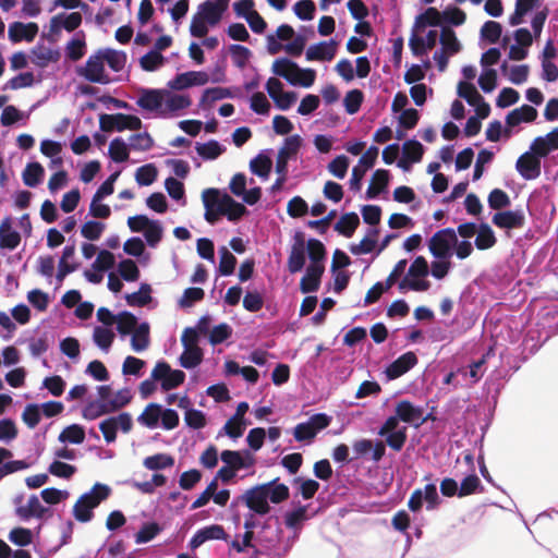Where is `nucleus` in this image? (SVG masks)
<instances>
[{
    "label": "nucleus",
    "instance_id": "412c9836",
    "mask_svg": "<svg viewBox=\"0 0 558 558\" xmlns=\"http://www.w3.org/2000/svg\"><path fill=\"white\" fill-rule=\"evenodd\" d=\"M15 513L22 521L26 522L32 518L44 519L47 514L50 515L51 511L40 504L37 495L33 494L26 505L15 508Z\"/></svg>",
    "mask_w": 558,
    "mask_h": 558
},
{
    "label": "nucleus",
    "instance_id": "a878e982",
    "mask_svg": "<svg viewBox=\"0 0 558 558\" xmlns=\"http://www.w3.org/2000/svg\"><path fill=\"white\" fill-rule=\"evenodd\" d=\"M325 266L308 265L300 281V291L304 294L316 292L320 286Z\"/></svg>",
    "mask_w": 558,
    "mask_h": 558
},
{
    "label": "nucleus",
    "instance_id": "4c0bfd02",
    "mask_svg": "<svg viewBox=\"0 0 558 558\" xmlns=\"http://www.w3.org/2000/svg\"><path fill=\"white\" fill-rule=\"evenodd\" d=\"M45 169L37 162H28L22 173L23 182L28 187H36L44 179Z\"/></svg>",
    "mask_w": 558,
    "mask_h": 558
},
{
    "label": "nucleus",
    "instance_id": "a19ab883",
    "mask_svg": "<svg viewBox=\"0 0 558 558\" xmlns=\"http://www.w3.org/2000/svg\"><path fill=\"white\" fill-rule=\"evenodd\" d=\"M272 161L270 157L260 151L250 161V170L253 174L266 180L268 179L271 170Z\"/></svg>",
    "mask_w": 558,
    "mask_h": 558
},
{
    "label": "nucleus",
    "instance_id": "e2e57ef3",
    "mask_svg": "<svg viewBox=\"0 0 558 558\" xmlns=\"http://www.w3.org/2000/svg\"><path fill=\"white\" fill-rule=\"evenodd\" d=\"M114 340V333L106 327L96 326L93 332L94 343L102 351L108 352Z\"/></svg>",
    "mask_w": 558,
    "mask_h": 558
},
{
    "label": "nucleus",
    "instance_id": "79ce46f5",
    "mask_svg": "<svg viewBox=\"0 0 558 558\" xmlns=\"http://www.w3.org/2000/svg\"><path fill=\"white\" fill-rule=\"evenodd\" d=\"M441 17V28L442 27H452L460 26L466 20V14L463 10L456 5H449L445 10L440 12Z\"/></svg>",
    "mask_w": 558,
    "mask_h": 558
},
{
    "label": "nucleus",
    "instance_id": "aec40b11",
    "mask_svg": "<svg viewBox=\"0 0 558 558\" xmlns=\"http://www.w3.org/2000/svg\"><path fill=\"white\" fill-rule=\"evenodd\" d=\"M220 459L225 464L234 468L235 471L248 469L254 465L255 457L247 450H222Z\"/></svg>",
    "mask_w": 558,
    "mask_h": 558
},
{
    "label": "nucleus",
    "instance_id": "9b49d317",
    "mask_svg": "<svg viewBox=\"0 0 558 558\" xmlns=\"http://www.w3.org/2000/svg\"><path fill=\"white\" fill-rule=\"evenodd\" d=\"M229 8V0H205L197 8V14L208 26H216L220 23L225 12Z\"/></svg>",
    "mask_w": 558,
    "mask_h": 558
},
{
    "label": "nucleus",
    "instance_id": "13d9d810",
    "mask_svg": "<svg viewBox=\"0 0 558 558\" xmlns=\"http://www.w3.org/2000/svg\"><path fill=\"white\" fill-rule=\"evenodd\" d=\"M307 259L306 248H291L287 266L291 274H296L303 270Z\"/></svg>",
    "mask_w": 558,
    "mask_h": 558
},
{
    "label": "nucleus",
    "instance_id": "338daca9",
    "mask_svg": "<svg viewBox=\"0 0 558 558\" xmlns=\"http://www.w3.org/2000/svg\"><path fill=\"white\" fill-rule=\"evenodd\" d=\"M229 51L234 65L239 69L245 68L252 57V51L247 47L240 44L230 45Z\"/></svg>",
    "mask_w": 558,
    "mask_h": 558
},
{
    "label": "nucleus",
    "instance_id": "f8f14e48",
    "mask_svg": "<svg viewBox=\"0 0 558 558\" xmlns=\"http://www.w3.org/2000/svg\"><path fill=\"white\" fill-rule=\"evenodd\" d=\"M166 89L142 88L136 100V105L146 111L156 112L163 117V98Z\"/></svg>",
    "mask_w": 558,
    "mask_h": 558
},
{
    "label": "nucleus",
    "instance_id": "680f3d73",
    "mask_svg": "<svg viewBox=\"0 0 558 558\" xmlns=\"http://www.w3.org/2000/svg\"><path fill=\"white\" fill-rule=\"evenodd\" d=\"M233 94L229 88L225 87H209L206 88L203 92L199 106L205 107L207 104L210 105L215 101L225 99V98H232Z\"/></svg>",
    "mask_w": 558,
    "mask_h": 558
},
{
    "label": "nucleus",
    "instance_id": "69168bd1",
    "mask_svg": "<svg viewBox=\"0 0 558 558\" xmlns=\"http://www.w3.org/2000/svg\"><path fill=\"white\" fill-rule=\"evenodd\" d=\"M293 484L299 486V493L304 500L313 498L320 487L316 480L302 476L294 477Z\"/></svg>",
    "mask_w": 558,
    "mask_h": 558
},
{
    "label": "nucleus",
    "instance_id": "f257e3e1",
    "mask_svg": "<svg viewBox=\"0 0 558 558\" xmlns=\"http://www.w3.org/2000/svg\"><path fill=\"white\" fill-rule=\"evenodd\" d=\"M289 495V487L276 477L267 483L251 487L238 499L244 502L250 511L263 517L271 510L269 502L278 505L288 499Z\"/></svg>",
    "mask_w": 558,
    "mask_h": 558
},
{
    "label": "nucleus",
    "instance_id": "473e14b6",
    "mask_svg": "<svg viewBox=\"0 0 558 558\" xmlns=\"http://www.w3.org/2000/svg\"><path fill=\"white\" fill-rule=\"evenodd\" d=\"M496 242L497 239L492 227L487 222L480 223L474 241L475 247L480 251H485L493 247Z\"/></svg>",
    "mask_w": 558,
    "mask_h": 558
},
{
    "label": "nucleus",
    "instance_id": "2f4dec72",
    "mask_svg": "<svg viewBox=\"0 0 558 558\" xmlns=\"http://www.w3.org/2000/svg\"><path fill=\"white\" fill-rule=\"evenodd\" d=\"M359 226V215L354 211H351L342 215L341 218L333 226V229L339 234L345 238H351Z\"/></svg>",
    "mask_w": 558,
    "mask_h": 558
},
{
    "label": "nucleus",
    "instance_id": "09e8293b",
    "mask_svg": "<svg viewBox=\"0 0 558 558\" xmlns=\"http://www.w3.org/2000/svg\"><path fill=\"white\" fill-rule=\"evenodd\" d=\"M225 202L227 203V206H225L221 214L222 216H226L229 221H236L248 214L244 204L239 203L231 195H226Z\"/></svg>",
    "mask_w": 558,
    "mask_h": 558
},
{
    "label": "nucleus",
    "instance_id": "9d476101",
    "mask_svg": "<svg viewBox=\"0 0 558 558\" xmlns=\"http://www.w3.org/2000/svg\"><path fill=\"white\" fill-rule=\"evenodd\" d=\"M395 414L400 421L410 424L415 428L423 425L429 416V414L426 416L424 415V409L422 407L415 405L409 400L399 401L396 404Z\"/></svg>",
    "mask_w": 558,
    "mask_h": 558
},
{
    "label": "nucleus",
    "instance_id": "603ef678",
    "mask_svg": "<svg viewBox=\"0 0 558 558\" xmlns=\"http://www.w3.org/2000/svg\"><path fill=\"white\" fill-rule=\"evenodd\" d=\"M174 464V458L168 453H156L146 457L143 461V465L150 471H159L167 468H171Z\"/></svg>",
    "mask_w": 558,
    "mask_h": 558
},
{
    "label": "nucleus",
    "instance_id": "c03bdc74",
    "mask_svg": "<svg viewBox=\"0 0 558 558\" xmlns=\"http://www.w3.org/2000/svg\"><path fill=\"white\" fill-rule=\"evenodd\" d=\"M58 440L62 444L81 445L85 440V428L80 424H71L59 434Z\"/></svg>",
    "mask_w": 558,
    "mask_h": 558
},
{
    "label": "nucleus",
    "instance_id": "de8ad7c7",
    "mask_svg": "<svg viewBox=\"0 0 558 558\" xmlns=\"http://www.w3.org/2000/svg\"><path fill=\"white\" fill-rule=\"evenodd\" d=\"M102 51V59L108 64V66L114 71H121L126 63V53L121 50H116L111 48L100 49Z\"/></svg>",
    "mask_w": 558,
    "mask_h": 558
},
{
    "label": "nucleus",
    "instance_id": "0eeeda50",
    "mask_svg": "<svg viewBox=\"0 0 558 558\" xmlns=\"http://www.w3.org/2000/svg\"><path fill=\"white\" fill-rule=\"evenodd\" d=\"M136 221H141L144 225H148L142 232L146 244L149 247H156L162 239L163 227L159 220L150 219L148 216L141 214L128 218V227L132 232H140V228H135L132 225Z\"/></svg>",
    "mask_w": 558,
    "mask_h": 558
},
{
    "label": "nucleus",
    "instance_id": "a18cd8bd",
    "mask_svg": "<svg viewBox=\"0 0 558 558\" xmlns=\"http://www.w3.org/2000/svg\"><path fill=\"white\" fill-rule=\"evenodd\" d=\"M149 345V324L141 323L132 333L131 347L135 352H142Z\"/></svg>",
    "mask_w": 558,
    "mask_h": 558
},
{
    "label": "nucleus",
    "instance_id": "c9c22d12",
    "mask_svg": "<svg viewBox=\"0 0 558 558\" xmlns=\"http://www.w3.org/2000/svg\"><path fill=\"white\" fill-rule=\"evenodd\" d=\"M192 101L187 95L171 94L167 90L163 98V117L167 113L183 110L190 107Z\"/></svg>",
    "mask_w": 558,
    "mask_h": 558
},
{
    "label": "nucleus",
    "instance_id": "774afa93",
    "mask_svg": "<svg viewBox=\"0 0 558 558\" xmlns=\"http://www.w3.org/2000/svg\"><path fill=\"white\" fill-rule=\"evenodd\" d=\"M364 100V94L361 89L354 88L349 90L343 99V106L348 114L359 112Z\"/></svg>",
    "mask_w": 558,
    "mask_h": 558
},
{
    "label": "nucleus",
    "instance_id": "cd10ccee",
    "mask_svg": "<svg viewBox=\"0 0 558 558\" xmlns=\"http://www.w3.org/2000/svg\"><path fill=\"white\" fill-rule=\"evenodd\" d=\"M162 405L159 403L150 402L145 410L138 415L137 422L150 429L157 428L162 415Z\"/></svg>",
    "mask_w": 558,
    "mask_h": 558
},
{
    "label": "nucleus",
    "instance_id": "864d4df0",
    "mask_svg": "<svg viewBox=\"0 0 558 558\" xmlns=\"http://www.w3.org/2000/svg\"><path fill=\"white\" fill-rule=\"evenodd\" d=\"M219 255L220 260L218 266V272L221 276H231L234 272L238 263L236 257L226 246H221L219 248Z\"/></svg>",
    "mask_w": 558,
    "mask_h": 558
},
{
    "label": "nucleus",
    "instance_id": "7c9ffc66",
    "mask_svg": "<svg viewBox=\"0 0 558 558\" xmlns=\"http://www.w3.org/2000/svg\"><path fill=\"white\" fill-rule=\"evenodd\" d=\"M86 52L85 34L83 31L77 32L74 37L68 41L65 46V56L69 60L76 62L83 58Z\"/></svg>",
    "mask_w": 558,
    "mask_h": 558
},
{
    "label": "nucleus",
    "instance_id": "ddd939ff",
    "mask_svg": "<svg viewBox=\"0 0 558 558\" xmlns=\"http://www.w3.org/2000/svg\"><path fill=\"white\" fill-rule=\"evenodd\" d=\"M209 82V76L204 71H187L177 74L174 78L168 82V87L172 90H183L193 86H203Z\"/></svg>",
    "mask_w": 558,
    "mask_h": 558
},
{
    "label": "nucleus",
    "instance_id": "f3484780",
    "mask_svg": "<svg viewBox=\"0 0 558 558\" xmlns=\"http://www.w3.org/2000/svg\"><path fill=\"white\" fill-rule=\"evenodd\" d=\"M227 537H228V535L222 525L210 524V525L204 526L202 529H198L194 533V535L192 536V538L189 542V547L192 550H195L208 541H214V539L227 541Z\"/></svg>",
    "mask_w": 558,
    "mask_h": 558
},
{
    "label": "nucleus",
    "instance_id": "bb28decb",
    "mask_svg": "<svg viewBox=\"0 0 558 558\" xmlns=\"http://www.w3.org/2000/svg\"><path fill=\"white\" fill-rule=\"evenodd\" d=\"M21 243V234L11 227V218L7 217L0 226V248L15 250Z\"/></svg>",
    "mask_w": 558,
    "mask_h": 558
},
{
    "label": "nucleus",
    "instance_id": "bf43d9fd",
    "mask_svg": "<svg viewBox=\"0 0 558 558\" xmlns=\"http://www.w3.org/2000/svg\"><path fill=\"white\" fill-rule=\"evenodd\" d=\"M157 175V167L154 163H146L137 168L135 181L140 186H149L156 181Z\"/></svg>",
    "mask_w": 558,
    "mask_h": 558
},
{
    "label": "nucleus",
    "instance_id": "4d7b16f0",
    "mask_svg": "<svg viewBox=\"0 0 558 558\" xmlns=\"http://www.w3.org/2000/svg\"><path fill=\"white\" fill-rule=\"evenodd\" d=\"M161 531L162 527L157 522H145L135 534V543L137 545L146 544L154 539Z\"/></svg>",
    "mask_w": 558,
    "mask_h": 558
},
{
    "label": "nucleus",
    "instance_id": "3c124183",
    "mask_svg": "<svg viewBox=\"0 0 558 558\" xmlns=\"http://www.w3.org/2000/svg\"><path fill=\"white\" fill-rule=\"evenodd\" d=\"M129 146L122 137H114L109 145V157L112 161L121 163L129 159Z\"/></svg>",
    "mask_w": 558,
    "mask_h": 558
},
{
    "label": "nucleus",
    "instance_id": "1a4fd4ad",
    "mask_svg": "<svg viewBox=\"0 0 558 558\" xmlns=\"http://www.w3.org/2000/svg\"><path fill=\"white\" fill-rule=\"evenodd\" d=\"M379 154V149L377 146L372 145L361 156L359 163L353 167L351 179L349 181L350 190L353 192H360L362 189V181L365 173L371 170L377 160Z\"/></svg>",
    "mask_w": 558,
    "mask_h": 558
},
{
    "label": "nucleus",
    "instance_id": "052dcab7",
    "mask_svg": "<svg viewBox=\"0 0 558 558\" xmlns=\"http://www.w3.org/2000/svg\"><path fill=\"white\" fill-rule=\"evenodd\" d=\"M88 495H82L73 507V517L81 523H87L94 518V509L86 504Z\"/></svg>",
    "mask_w": 558,
    "mask_h": 558
},
{
    "label": "nucleus",
    "instance_id": "0e129e2a",
    "mask_svg": "<svg viewBox=\"0 0 558 558\" xmlns=\"http://www.w3.org/2000/svg\"><path fill=\"white\" fill-rule=\"evenodd\" d=\"M116 319H117V331L121 336L130 335L131 331L137 325V317L129 311H122L121 313H119L117 315Z\"/></svg>",
    "mask_w": 558,
    "mask_h": 558
},
{
    "label": "nucleus",
    "instance_id": "e433bc0d",
    "mask_svg": "<svg viewBox=\"0 0 558 558\" xmlns=\"http://www.w3.org/2000/svg\"><path fill=\"white\" fill-rule=\"evenodd\" d=\"M306 250L310 265L325 266L327 252L324 243L320 240L315 238L308 239Z\"/></svg>",
    "mask_w": 558,
    "mask_h": 558
},
{
    "label": "nucleus",
    "instance_id": "4be33fe9",
    "mask_svg": "<svg viewBox=\"0 0 558 558\" xmlns=\"http://www.w3.org/2000/svg\"><path fill=\"white\" fill-rule=\"evenodd\" d=\"M493 223L500 229H518L525 223V215L522 209L500 210L492 219Z\"/></svg>",
    "mask_w": 558,
    "mask_h": 558
},
{
    "label": "nucleus",
    "instance_id": "2eb2a0df",
    "mask_svg": "<svg viewBox=\"0 0 558 558\" xmlns=\"http://www.w3.org/2000/svg\"><path fill=\"white\" fill-rule=\"evenodd\" d=\"M417 361L418 360L416 354L412 351H408L401 354L399 357L387 365L385 369L387 379L393 380L401 377L410 369H412L417 364Z\"/></svg>",
    "mask_w": 558,
    "mask_h": 558
},
{
    "label": "nucleus",
    "instance_id": "f704fd0d",
    "mask_svg": "<svg viewBox=\"0 0 558 558\" xmlns=\"http://www.w3.org/2000/svg\"><path fill=\"white\" fill-rule=\"evenodd\" d=\"M99 125L102 131L114 130L122 132L128 129L125 113H101L99 116Z\"/></svg>",
    "mask_w": 558,
    "mask_h": 558
},
{
    "label": "nucleus",
    "instance_id": "c85d7f7f",
    "mask_svg": "<svg viewBox=\"0 0 558 558\" xmlns=\"http://www.w3.org/2000/svg\"><path fill=\"white\" fill-rule=\"evenodd\" d=\"M311 518L307 505H299L284 514V524L292 530H301L303 523Z\"/></svg>",
    "mask_w": 558,
    "mask_h": 558
},
{
    "label": "nucleus",
    "instance_id": "4468645a",
    "mask_svg": "<svg viewBox=\"0 0 558 558\" xmlns=\"http://www.w3.org/2000/svg\"><path fill=\"white\" fill-rule=\"evenodd\" d=\"M537 110L531 105H522L519 108L511 110L506 116L505 136L510 137L512 128L523 123L533 122L537 118Z\"/></svg>",
    "mask_w": 558,
    "mask_h": 558
},
{
    "label": "nucleus",
    "instance_id": "20e7f679",
    "mask_svg": "<svg viewBox=\"0 0 558 558\" xmlns=\"http://www.w3.org/2000/svg\"><path fill=\"white\" fill-rule=\"evenodd\" d=\"M198 336L195 328H185L181 336L184 351L179 357L180 365L185 369H193L203 361V350L196 344Z\"/></svg>",
    "mask_w": 558,
    "mask_h": 558
},
{
    "label": "nucleus",
    "instance_id": "ea45409f",
    "mask_svg": "<svg viewBox=\"0 0 558 558\" xmlns=\"http://www.w3.org/2000/svg\"><path fill=\"white\" fill-rule=\"evenodd\" d=\"M541 0H515L514 12L509 16V24L518 26L523 23L524 16L537 8Z\"/></svg>",
    "mask_w": 558,
    "mask_h": 558
},
{
    "label": "nucleus",
    "instance_id": "5701e85b",
    "mask_svg": "<svg viewBox=\"0 0 558 558\" xmlns=\"http://www.w3.org/2000/svg\"><path fill=\"white\" fill-rule=\"evenodd\" d=\"M337 45L332 38L311 45L305 51V58L307 61H330L336 54Z\"/></svg>",
    "mask_w": 558,
    "mask_h": 558
},
{
    "label": "nucleus",
    "instance_id": "f03ea898",
    "mask_svg": "<svg viewBox=\"0 0 558 558\" xmlns=\"http://www.w3.org/2000/svg\"><path fill=\"white\" fill-rule=\"evenodd\" d=\"M271 72L286 80L291 86L310 88L316 80V71L311 68H301L288 57H281L274 61Z\"/></svg>",
    "mask_w": 558,
    "mask_h": 558
},
{
    "label": "nucleus",
    "instance_id": "8fccbe9b",
    "mask_svg": "<svg viewBox=\"0 0 558 558\" xmlns=\"http://www.w3.org/2000/svg\"><path fill=\"white\" fill-rule=\"evenodd\" d=\"M111 493V488L102 483H96L89 492L84 493L83 495H88L86 504H88L92 509H96L104 500H106Z\"/></svg>",
    "mask_w": 558,
    "mask_h": 558
},
{
    "label": "nucleus",
    "instance_id": "423d86ee",
    "mask_svg": "<svg viewBox=\"0 0 558 558\" xmlns=\"http://www.w3.org/2000/svg\"><path fill=\"white\" fill-rule=\"evenodd\" d=\"M332 417L326 413H315L294 427L293 436L296 441H312L319 432L330 425Z\"/></svg>",
    "mask_w": 558,
    "mask_h": 558
},
{
    "label": "nucleus",
    "instance_id": "5fc2aeb1",
    "mask_svg": "<svg viewBox=\"0 0 558 558\" xmlns=\"http://www.w3.org/2000/svg\"><path fill=\"white\" fill-rule=\"evenodd\" d=\"M502 35V25L496 21H486L480 31L481 39L489 44H496L500 40Z\"/></svg>",
    "mask_w": 558,
    "mask_h": 558
},
{
    "label": "nucleus",
    "instance_id": "c756f323",
    "mask_svg": "<svg viewBox=\"0 0 558 558\" xmlns=\"http://www.w3.org/2000/svg\"><path fill=\"white\" fill-rule=\"evenodd\" d=\"M229 195L225 190L208 187L205 189L202 193V202L209 205L210 209H214L216 213L221 214L227 203L225 202V196Z\"/></svg>",
    "mask_w": 558,
    "mask_h": 558
},
{
    "label": "nucleus",
    "instance_id": "39448f33",
    "mask_svg": "<svg viewBox=\"0 0 558 558\" xmlns=\"http://www.w3.org/2000/svg\"><path fill=\"white\" fill-rule=\"evenodd\" d=\"M80 77L89 83L107 85L111 83L109 75L106 73L102 51L100 49L88 57L85 65L77 66L75 70Z\"/></svg>",
    "mask_w": 558,
    "mask_h": 558
},
{
    "label": "nucleus",
    "instance_id": "58836bf2",
    "mask_svg": "<svg viewBox=\"0 0 558 558\" xmlns=\"http://www.w3.org/2000/svg\"><path fill=\"white\" fill-rule=\"evenodd\" d=\"M254 539L265 549H270L279 541L280 529H271L269 521H266Z\"/></svg>",
    "mask_w": 558,
    "mask_h": 558
},
{
    "label": "nucleus",
    "instance_id": "6e6d98bb",
    "mask_svg": "<svg viewBox=\"0 0 558 558\" xmlns=\"http://www.w3.org/2000/svg\"><path fill=\"white\" fill-rule=\"evenodd\" d=\"M151 299V287L148 283H141L138 291L125 295V300L131 306H145Z\"/></svg>",
    "mask_w": 558,
    "mask_h": 558
},
{
    "label": "nucleus",
    "instance_id": "72a5a7b5",
    "mask_svg": "<svg viewBox=\"0 0 558 558\" xmlns=\"http://www.w3.org/2000/svg\"><path fill=\"white\" fill-rule=\"evenodd\" d=\"M195 150L204 160H215L226 151V147L216 140L206 143H196Z\"/></svg>",
    "mask_w": 558,
    "mask_h": 558
},
{
    "label": "nucleus",
    "instance_id": "dca6fc26",
    "mask_svg": "<svg viewBox=\"0 0 558 558\" xmlns=\"http://www.w3.org/2000/svg\"><path fill=\"white\" fill-rule=\"evenodd\" d=\"M440 44V33L437 29L428 31L425 36H418L412 33L409 39V47L415 57H422L427 53L429 49Z\"/></svg>",
    "mask_w": 558,
    "mask_h": 558
},
{
    "label": "nucleus",
    "instance_id": "393cba45",
    "mask_svg": "<svg viewBox=\"0 0 558 558\" xmlns=\"http://www.w3.org/2000/svg\"><path fill=\"white\" fill-rule=\"evenodd\" d=\"M38 33V25L34 22L24 24L22 22H13L9 25L8 36L12 43L21 40L33 41Z\"/></svg>",
    "mask_w": 558,
    "mask_h": 558
},
{
    "label": "nucleus",
    "instance_id": "b1692460",
    "mask_svg": "<svg viewBox=\"0 0 558 558\" xmlns=\"http://www.w3.org/2000/svg\"><path fill=\"white\" fill-rule=\"evenodd\" d=\"M32 62L38 68H47L50 63L58 62L61 58L59 49L46 47L44 44L38 43L31 50Z\"/></svg>",
    "mask_w": 558,
    "mask_h": 558
},
{
    "label": "nucleus",
    "instance_id": "6ab92c4d",
    "mask_svg": "<svg viewBox=\"0 0 558 558\" xmlns=\"http://www.w3.org/2000/svg\"><path fill=\"white\" fill-rule=\"evenodd\" d=\"M530 149L538 158H546L551 151L558 149V126L543 136L533 140Z\"/></svg>",
    "mask_w": 558,
    "mask_h": 558
},
{
    "label": "nucleus",
    "instance_id": "49530a36",
    "mask_svg": "<svg viewBox=\"0 0 558 558\" xmlns=\"http://www.w3.org/2000/svg\"><path fill=\"white\" fill-rule=\"evenodd\" d=\"M440 45L448 54H456L461 51L462 45L454 31L450 27H442L440 33Z\"/></svg>",
    "mask_w": 558,
    "mask_h": 558
},
{
    "label": "nucleus",
    "instance_id": "6e6552de",
    "mask_svg": "<svg viewBox=\"0 0 558 558\" xmlns=\"http://www.w3.org/2000/svg\"><path fill=\"white\" fill-rule=\"evenodd\" d=\"M151 377L159 379L163 391L175 389L185 380V373L181 369H172L168 362L160 360L151 371Z\"/></svg>",
    "mask_w": 558,
    "mask_h": 558
},
{
    "label": "nucleus",
    "instance_id": "a211bd4d",
    "mask_svg": "<svg viewBox=\"0 0 558 558\" xmlns=\"http://www.w3.org/2000/svg\"><path fill=\"white\" fill-rule=\"evenodd\" d=\"M541 159L530 149L517 159L515 170L523 179L534 180L541 174Z\"/></svg>",
    "mask_w": 558,
    "mask_h": 558
},
{
    "label": "nucleus",
    "instance_id": "7ed1b4c3",
    "mask_svg": "<svg viewBox=\"0 0 558 558\" xmlns=\"http://www.w3.org/2000/svg\"><path fill=\"white\" fill-rule=\"evenodd\" d=\"M457 232L453 228L436 231L428 240V251L435 259H450L457 244Z\"/></svg>",
    "mask_w": 558,
    "mask_h": 558
},
{
    "label": "nucleus",
    "instance_id": "37998d69",
    "mask_svg": "<svg viewBox=\"0 0 558 558\" xmlns=\"http://www.w3.org/2000/svg\"><path fill=\"white\" fill-rule=\"evenodd\" d=\"M428 26H440L441 17L440 11L434 7L427 8L423 13L418 14L415 19L414 28L424 31Z\"/></svg>",
    "mask_w": 558,
    "mask_h": 558
}]
</instances>
